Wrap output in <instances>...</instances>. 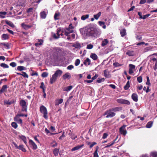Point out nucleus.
I'll list each match as a JSON object with an SVG mask.
<instances>
[{
	"mask_svg": "<svg viewBox=\"0 0 157 157\" xmlns=\"http://www.w3.org/2000/svg\"><path fill=\"white\" fill-rule=\"evenodd\" d=\"M85 34L88 36L97 38L99 37L101 33V30L95 26H89L85 30Z\"/></svg>",
	"mask_w": 157,
	"mask_h": 157,
	"instance_id": "1",
	"label": "nucleus"
},
{
	"mask_svg": "<svg viewBox=\"0 0 157 157\" xmlns=\"http://www.w3.org/2000/svg\"><path fill=\"white\" fill-rule=\"evenodd\" d=\"M63 71L60 70L56 71L54 74H53L50 79V82L51 84L53 83L56 80L58 76H60L62 74Z\"/></svg>",
	"mask_w": 157,
	"mask_h": 157,
	"instance_id": "2",
	"label": "nucleus"
},
{
	"mask_svg": "<svg viewBox=\"0 0 157 157\" xmlns=\"http://www.w3.org/2000/svg\"><path fill=\"white\" fill-rule=\"evenodd\" d=\"M40 112L43 114V117L46 120L48 119V113L47 109L45 107L42 105H41L40 108Z\"/></svg>",
	"mask_w": 157,
	"mask_h": 157,
	"instance_id": "3",
	"label": "nucleus"
},
{
	"mask_svg": "<svg viewBox=\"0 0 157 157\" xmlns=\"http://www.w3.org/2000/svg\"><path fill=\"white\" fill-rule=\"evenodd\" d=\"M20 104L22 107L21 111L26 112L27 111V105L26 102L24 100H22L20 101Z\"/></svg>",
	"mask_w": 157,
	"mask_h": 157,
	"instance_id": "4",
	"label": "nucleus"
},
{
	"mask_svg": "<svg viewBox=\"0 0 157 157\" xmlns=\"http://www.w3.org/2000/svg\"><path fill=\"white\" fill-rule=\"evenodd\" d=\"M13 144L14 145L15 148L17 149L21 150L22 151L24 152L26 151V149L24 147L23 145H20L19 146H18L17 144L14 142H12Z\"/></svg>",
	"mask_w": 157,
	"mask_h": 157,
	"instance_id": "5",
	"label": "nucleus"
},
{
	"mask_svg": "<svg viewBox=\"0 0 157 157\" xmlns=\"http://www.w3.org/2000/svg\"><path fill=\"white\" fill-rule=\"evenodd\" d=\"M126 126V125H124L119 128V131L121 134L124 136L127 133V131L125 130Z\"/></svg>",
	"mask_w": 157,
	"mask_h": 157,
	"instance_id": "6",
	"label": "nucleus"
},
{
	"mask_svg": "<svg viewBox=\"0 0 157 157\" xmlns=\"http://www.w3.org/2000/svg\"><path fill=\"white\" fill-rule=\"evenodd\" d=\"M29 143L33 149L36 150L37 148V145L32 140H29Z\"/></svg>",
	"mask_w": 157,
	"mask_h": 157,
	"instance_id": "7",
	"label": "nucleus"
},
{
	"mask_svg": "<svg viewBox=\"0 0 157 157\" xmlns=\"http://www.w3.org/2000/svg\"><path fill=\"white\" fill-rule=\"evenodd\" d=\"M108 115L106 116V118L113 117L115 115L116 113L111 110V109H109L108 110Z\"/></svg>",
	"mask_w": 157,
	"mask_h": 157,
	"instance_id": "8",
	"label": "nucleus"
},
{
	"mask_svg": "<svg viewBox=\"0 0 157 157\" xmlns=\"http://www.w3.org/2000/svg\"><path fill=\"white\" fill-rule=\"evenodd\" d=\"M132 99L135 102H137L138 100V96L136 93H133L131 96Z\"/></svg>",
	"mask_w": 157,
	"mask_h": 157,
	"instance_id": "9",
	"label": "nucleus"
},
{
	"mask_svg": "<svg viewBox=\"0 0 157 157\" xmlns=\"http://www.w3.org/2000/svg\"><path fill=\"white\" fill-rule=\"evenodd\" d=\"M8 86L6 85H3L1 90H0V94H2V93L5 92H6Z\"/></svg>",
	"mask_w": 157,
	"mask_h": 157,
	"instance_id": "10",
	"label": "nucleus"
},
{
	"mask_svg": "<svg viewBox=\"0 0 157 157\" xmlns=\"http://www.w3.org/2000/svg\"><path fill=\"white\" fill-rule=\"evenodd\" d=\"M21 26L23 28L26 30H28L30 28L32 27V25H27L25 24L24 23H22L21 24Z\"/></svg>",
	"mask_w": 157,
	"mask_h": 157,
	"instance_id": "11",
	"label": "nucleus"
},
{
	"mask_svg": "<svg viewBox=\"0 0 157 157\" xmlns=\"http://www.w3.org/2000/svg\"><path fill=\"white\" fill-rule=\"evenodd\" d=\"M84 146L83 144H82V145H77L74 147H73L72 148V149L71 150V151H74L76 150H77L81 148H82V147H83Z\"/></svg>",
	"mask_w": 157,
	"mask_h": 157,
	"instance_id": "12",
	"label": "nucleus"
},
{
	"mask_svg": "<svg viewBox=\"0 0 157 157\" xmlns=\"http://www.w3.org/2000/svg\"><path fill=\"white\" fill-rule=\"evenodd\" d=\"M111 109L114 112L120 111L122 110V107H113L111 108Z\"/></svg>",
	"mask_w": 157,
	"mask_h": 157,
	"instance_id": "13",
	"label": "nucleus"
},
{
	"mask_svg": "<svg viewBox=\"0 0 157 157\" xmlns=\"http://www.w3.org/2000/svg\"><path fill=\"white\" fill-rule=\"evenodd\" d=\"M120 33L122 37H124L126 35V30L125 29H123L120 30Z\"/></svg>",
	"mask_w": 157,
	"mask_h": 157,
	"instance_id": "14",
	"label": "nucleus"
},
{
	"mask_svg": "<svg viewBox=\"0 0 157 157\" xmlns=\"http://www.w3.org/2000/svg\"><path fill=\"white\" fill-rule=\"evenodd\" d=\"M19 136V138L21 139L23 141L25 144L26 145L27 143L26 141L27 139L26 137L23 135Z\"/></svg>",
	"mask_w": 157,
	"mask_h": 157,
	"instance_id": "15",
	"label": "nucleus"
},
{
	"mask_svg": "<svg viewBox=\"0 0 157 157\" xmlns=\"http://www.w3.org/2000/svg\"><path fill=\"white\" fill-rule=\"evenodd\" d=\"M104 75L106 78H109L111 77L110 75L109 74V72L107 70H105L104 71Z\"/></svg>",
	"mask_w": 157,
	"mask_h": 157,
	"instance_id": "16",
	"label": "nucleus"
},
{
	"mask_svg": "<svg viewBox=\"0 0 157 157\" xmlns=\"http://www.w3.org/2000/svg\"><path fill=\"white\" fill-rule=\"evenodd\" d=\"M2 40H8L9 38V36L7 34H3L2 36Z\"/></svg>",
	"mask_w": 157,
	"mask_h": 157,
	"instance_id": "17",
	"label": "nucleus"
},
{
	"mask_svg": "<svg viewBox=\"0 0 157 157\" xmlns=\"http://www.w3.org/2000/svg\"><path fill=\"white\" fill-rule=\"evenodd\" d=\"M62 77L63 79L65 80L67 78L70 79L71 77V76L69 73H67L64 75Z\"/></svg>",
	"mask_w": 157,
	"mask_h": 157,
	"instance_id": "18",
	"label": "nucleus"
},
{
	"mask_svg": "<svg viewBox=\"0 0 157 157\" xmlns=\"http://www.w3.org/2000/svg\"><path fill=\"white\" fill-rule=\"evenodd\" d=\"M63 101V99H62L56 100V101L55 105L56 106L58 105L59 104L62 103Z\"/></svg>",
	"mask_w": 157,
	"mask_h": 157,
	"instance_id": "19",
	"label": "nucleus"
},
{
	"mask_svg": "<svg viewBox=\"0 0 157 157\" xmlns=\"http://www.w3.org/2000/svg\"><path fill=\"white\" fill-rule=\"evenodd\" d=\"M72 24L71 23L69 25L68 27L66 28V30L67 31V32H70L71 31H74L73 30V29H74V27L73 26H71Z\"/></svg>",
	"mask_w": 157,
	"mask_h": 157,
	"instance_id": "20",
	"label": "nucleus"
},
{
	"mask_svg": "<svg viewBox=\"0 0 157 157\" xmlns=\"http://www.w3.org/2000/svg\"><path fill=\"white\" fill-rule=\"evenodd\" d=\"M73 86H67L63 88V90L64 91H70L72 88Z\"/></svg>",
	"mask_w": 157,
	"mask_h": 157,
	"instance_id": "21",
	"label": "nucleus"
},
{
	"mask_svg": "<svg viewBox=\"0 0 157 157\" xmlns=\"http://www.w3.org/2000/svg\"><path fill=\"white\" fill-rule=\"evenodd\" d=\"M60 13L59 12L56 13L54 16V18L55 20H58L59 19V17L60 16Z\"/></svg>",
	"mask_w": 157,
	"mask_h": 157,
	"instance_id": "22",
	"label": "nucleus"
},
{
	"mask_svg": "<svg viewBox=\"0 0 157 157\" xmlns=\"http://www.w3.org/2000/svg\"><path fill=\"white\" fill-rule=\"evenodd\" d=\"M6 14L7 12H0V17L1 18H5Z\"/></svg>",
	"mask_w": 157,
	"mask_h": 157,
	"instance_id": "23",
	"label": "nucleus"
},
{
	"mask_svg": "<svg viewBox=\"0 0 157 157\" xmlns=\"http://www.w3.org/2000/svg\"><path fill=\"white\" fill-rule=\"evenodd\" d=\"M126 54L129 56H133L134 55L133 51H128L126 52Z\"/></svg>",
	"mask_w": 157,
	"mask_h": 157,
	"instance_id": "24",
	"label": "nucleus"
},
{
	"mask_svg": "<svg viewBox=\"0 0 157 157\" xmlns=\"http://www.w3.org/2000/svg\"><path fill=\"white\" fill-rule=\"evenodd\" d=\"M83 63L85 65H86L87 64L88 65H90L91 63L90 59L88 58H87L86 60H85L83 62Z\"/></svg>",
	"mask_w": 157,
	"mask_h": 157,
	"instance_id": "25",
	"label": "nucleus"
},
{
	"mask_svg": "<svg viewBox=\"0 0 157 157\" xmlns=\"http://www.w3.org/2000/svg\"><path fill=\"white\" fill-rule=\"evenodd\" d=\"M109 43V41L107 39H105L101 43V46L102 47H104L106 45H107Z\"/></svg>",
	"mask_w": 157,
	"mask_h": 157,
	"instance_id": "26",
	"label": "nucleus"
},
{
	"mask_svg": "<svg viewBox=\"0 0 157 157\" xmlns=\"http://www.w3.org/2000/svg\"><path fill=\"white\" fill-rule=\"evenodd\" d=\"M5 22H6V23L10 27H11L12 28L14 27L15 26H14V24L12 22H11L9 21H8L7 20H5Z\"/></svg>",
	"mask_w": 157,
	"mask_h": 157,
	"instance_id": "27",
	"label": "nucleus"
},
{
	"mask_svg": "<svg viewBox=\"0 0 157 157\" xmlns=\"http://www.w3.org/2000/svg\"><path fill=\"white\" fill-rule=\"evenodd\" d=\"M130 87V82L129 81H128L126 83V84L124 86V89L125 90H128Z\"/></svg>",
	"mask_w": 157,
	"mask_h": 157,
	"instance_id": "28",
	"label": "nucleus"
},
{
	"mask_svg": "<svg viewBox=\"0 0 157 157\" xmlns=\"http://www.w3.org/2000/svg\"><path fill=\"white\" fill-rule=\"evenodd\" d=\"M90 57L94 60H96L98 59L97 55L94 53L92 54L90 56Z\"/></svg>",
	"mask_w": 157,
	"mask_h": 157,
	"instance_id": "29",
	"label": "nucleus"
},
{
	"mask_svg": "<svg viewBox=\"0 0 157 157\" xmlns=\"http://www.w3.org/2000/svg\"><path fill=\"white\" fill-rule=\"evenodd\" d=\"M101 12H99L97 14H94V18L96 20H98L99 17L101 16Z\"/></svg>",
	"mask_w": 157,
	"mask_h": 157,
	"instance_id": "30",
	"label": "nucleus"
},
{
	"mask_svg": "<svg viewBox=\"0 0 157 157\" xmlns=\"http://www.w3.org/2000/svg\"><path fill=\"white\" fill-rule=\"evenodd\" d=\"M40 17L43 19L45 18L46 17V14L45 11L41 12L40 13Z\"/></svg>",
	"mask_w": 157,
	"mask_h": 157,
	"instance_id": "31",
	"label": "nucleus"
},
{
	"mask_svg": "<svg viewBox=\"0 0 157 157\" xmlns=\"http://www.w3.org/2000/svg\"><path fill=\"white\" fill-rule=\"evenodd\" d=\"M98 22L99 25L100 26H102V25H103L102 28L103 29H105L106 28V26L105 25V23L104 22L100 21H99Z\"/></svg>",
	"mask_w": 157,
	"mask_h": 157,
	"instance_id": "32",
	"label": "nucleus"
},
{
	"mask_svg": "<svg viewBox=\"0 0 157 157\" xmlns=\"http://www.w3.org/2000/svg\"><path fill=\"white\" fill-rule=\"evenodd\" d=\"M73 46L76 48H80L81 47V44L78 42H76Z\"/></svg>",
	"mask_w": 157,
	"mask_h": 157,
	"instance_id": "33",
	"label": "nucleus"
},
{
	"mask_svg": "<svg viewBox=\"0 0 157 157\" xmlns=\"http://www.w3.org/2000/svg\"><path fill=\"white\" fill-rule=\"evenodd\" d=\"M17 69L19 71H22L25 70V67L23 66H18L17 67Z\"/></svg>",
	"mask_w": 157,
	"mask_h": 157,
	"instance_id": "34",
	"label": "nucleus"
},
{
	"mask_svg": "<svg viewBox=\"0 0 157 157\" xmlns=\"http://www.w3.org/2000/svg\"><path fill=\"white\" fill-rule=\"evenodd\" d=\"M59 149L58 148H55L53 150V153L54 155L56 156L58 155Z\"/></svg>",
	"mask_w": 157,
	"mask_h": 157,
	"instance_id": "35",
	"label": "nucleus"
},
{
	"mask_svg": "<svg viewBox=\"0 0 157 157\" xmlns=\"http://www.w3.org/2000/svg\"><path fill=\"white\" fill-rule=\"evenodd\" d=\"M39 42H40L39 43H36L35 44V45L36 46H37L38 45H42L43 42V40L42 39L39 40Z\"/></svg>",
	"mask_w": 157,
	"mask_h": 157,
	"instance_id": "36",
	"label": "nucleus"
},
{
	"mask_svg": "<svg viewBox=\"0 0 157 157\" xmlns=\"http://www.w3.org/2000/svg\"><path fill=\"white\" fill-rule=\"evenodd\" d=\"M89 15V14H86L83 15L81 17V19L82 20H85L86 19L88 18Z\"/></svg>",
	"mask_w": 157,
	"mask_h": 157,
	"instance_id": "37",
	"label": "nucleus"
},
{
	"mask_svg": "<svg viewBox=\"0 0 157 157\" xmlns=\"http://www.w3.org/2000/svg\"><path fill=\"white\" fill-rule=\"evenodd\" d=\"M153 123L152 121L148 122L146 125V127L148 128H150L152 126Z\"/></svg>",
	"mask_w": 157,
	"mask_h": 157,
	"instance_id": "38",
	"label": "nucleus"
},
{
	"mask_svg": "<svg viewBox=\"0 0 157 157\" xmlns=\"http://www.w3.org/2000/svg\"><path fill=\"white\" fill-rule=\"evenodd\" d=\"M0 66L4 68H8L9 67V66L7 64L4 63H2L0 64Z\"/></svg>",
	"mask_w": 157,
	"mask_h": 157,
	"instance_id": "39",
	"label": "nucleus"
},
{
	"mask_svg": "<svg viewBox=\"0 0 157 157\" xmlns=\"http://www.w3.org/2000/svg\"><path fill=\"white\" fill-rule=\"evenodd\" d=\"M11 125L15 129H16L18 126V125L15 122H12L11 123Z\"/></svg>",
	"mask_w": 157,
	"mask_h": 157,
	"instance_id": "40",
	"label": "nucleus"
},
{
	"mask_svg": "<svg viewBox=\"0 0 157 157\" xmlns=\"http://www.w3.org/2000/svg\"><path fill=\"white\" fill-rule=\"evenodd\" d=\"M105 81V78H98L97 80V82L98 83H100L102 82H103Z\"/></svg>",
	"mask_w": 157,
	"mask_h": 157,
	"instance_id": "41",
	"label": "nucleus"
},
{
	"mask_svg": "<svg viewBox=\"0 0 157 157\" xmlns=\"http://www.w3.org/2000/svg\"><path fill=\"white\" fill-rule=\"evenodd\" d=\"M19 117H20V116L19 114L16 115L15 117H14V120L15 121H18L20 119Z\"/></svg>",
	"mask_w": 157,
	"mask_h": 157,
	"instance_id": "42",
	"label": "nucleus"
},
{
	"mask_svg": "<svg viewBox=\"0 0 157 157\" xmlns=\"http://www.w3.org/2000/svg\"><path fill=\"white\" fill-rule=\"evenodd\" d=\"M71 137L72 140H75L77 138V136L75 135L73 133H71L70 135Z\"/></svg>",
	"mask_w": 157,
	"mask_h": 157,
	"instance_id": "43",
	"label": "nucleus"
},
{
	"mask_svg": "<svg viewBox=\"0 0 157 157\" xmlns=\"http://www.w3.org/2000/svg\"><path fill=\"white\" fill-rule=\"evenodd\" d=\"M150 155L152 157H157V152H152L150 153Z\"/></svg>",
	"mask_w": 157,
	"mask_h": 157,
	"instance_id": "44",
	"label": "nucleus"
},
{
	"mask_svg": "<svg viewBox=\"0 0 157 157\" xmlns=\"http://www.w3.org/2000/svg\"><path fill=\"white\" fill-rule=\"evenodd\" d=\"M21 75L24 77V78H29L28 75L26 74V73L24 71H22Z\"/></svg>",
	"mask_w": 157,
	"mask_h": 157,
	"instance_id": "45",
	"label": "nucleus"
},
{
	"mask_svg": "<svg viewBox=\"0 0 157 157\" xmlns=\"http://www.w3.org/2000/svg\"><path fill=\"white\" fill-rule=\"evenodd\" d=\"M130 102L128 100L125 99H123V104L129 105H130Z\"/></svg>",
	"mask_w": 157,
	"mask_h": 157,
	"instance_id": "46",
	"label": "nucleus"
},
{
	"mask_svg": "<svg viewBox=\"0 0 157 157\" xmlns=\"http://www.w3.org/2000/svg\"><path fill=\"white\" fill-rule=\"evenodd\" d=\"M122 65V64H120L117 62H115L113 63V66L115 67L121 66Z\"/></svg>",
	"mask_w": 157,
	"mask_h": 157,
	"instance_id": "47",
	"label": "nucleus"
},
{
	"mask_svg": "<svg viewBox=\"0 0 157 157\" xmlns=\"http://www.w3.org/2000/svg\"><path fill=\"white\" fill-rule=\"evenodd\" d=\"M137 79L138 82L139 83H141L142 81V77L141 76L137 77Z\"/></svg>",
	"mask_w": 157,
	"mask_h": 157,
	"instance_id": "48",
	"label": "nucleus"
},
{
	"mask_svg": "<svg viewBox=\"0 0 157 157\" xmlns=\"http://www.w3.org/2000/svg\"><path fill=\"white\" fill-rule=\"evenodd\" d=\"M80 60L79 59H77L76 60L75 62V65L76 66H78L80 63Z\"/></svg>",
	"mask_w": 157,
	"mask_h": 157,
	"instance_id": "49",
	"label": "nucleus"
},
{
	"mask_svg": "<svg viewBox=\"0 0 157 157\" xmlns=\"http://www.w3.org/2000/svg\"><path fill=\"white\" fill-rule=\"evenodd\" d=\"M48 74L47 72H43L42 75L41 76L43 78H45L48 76Z\"/></svg>",
	"mask_w": 157,
	"mask_h": 157,
	"instance_id": "50",
	"label": "nucleus"
},
{
	"mask_svg": "<svg viewBox=\"0 0 157 157\" xmlns=\"http://www.w3.org/2000/svg\"><path fill=\"white\" fill-rule=\"evenodd\" d=\"M147 78V82H146V84L150 86L151 85V83L150 82V80L148 76H147L146 77Z\"/></svg>",
	"mask_w": 157,
	"mask_h": 157,
	"instance_id": "51",
	"label": "nucleus"
},
{
	"mask_svg": "<svg viewBox=\"0 0 157 157\" xmlns=\"http://www.w3.org/2000/svg\"><path fill=\"white\" fill-rule=\"evenodd\" d=\"M64 31H65V33H64V34L66 36H69V34L71 33H72L74 32V31H71L70 32H67V31H66L65 29V30H64Z\"/></svg>",
	"mask_w": 157,
	"mask_h": 157,
	"instance_id": "52",
	"label": "nucleus"
},
{
	"mask_svg": "<svg viewBox=\"0 0 157 157\" xmlns=\"http://www.w3.org/2000/svg\"><path fill=\"white\" fill-rule=\"evenodd\" d=\"M10 66H11V67H15L16 66L17 64L16 63H15L14 62H12L10 64Z\"/></svg>",
	"mask_w": 157,
	"mask_h": 157,
	"instance_id": "53",
	"label": "nucleus"
},
{
	"mask_svg": "<svg viewBox=\"0 0 157 157\" xmlns=\"http://www.w3.org/2000/svg\"><path fill=\"white\" fill-rule=\"evenodd\" d=\"M151 48L150 47H148L144 49V52H148L149 51L151 50Z\"/></svg>",
	"mask_w": 157,
	"mask_h": 157,
	"instance_id": "54",
	"label": "nucleus"
},
{
	"mask_svg": "<svg viewBox=\"0 0 157 157\" xmlns=\"http://www.w3.org/2000/svg\"><path fill=\"white\" fill-rule=\"evenodd\" d=\"M73 96L72 95L70 96L69 98L67 99V101H66L65 105H66L67 103H68L69 101L73 98Z\"/></svg>",
	"mask_w": 157,
	"mask_h": 157,
	"instance_id": "55",
	"label": "nucleus"
},
{
	"mask_svg": "<svg viewBox=\"0 0 157 157\" xmlns=\"http://www.w3.org/2000/svg\"><path fill=\"white\" fill-rule=\"evenodd\" d=\"M129 69H134L135 68V65L132 64H129Z\"/></svg>",
	"mask_w": 157,
	"mask_h": 157,
	"instance_id": "56",
	"label": "nucleus"
},
{
	"mask_svg": "<svg viewBox=\"0 0 157 157\" xmlns=\"http://www.w3.org/2000/svg\"><path fill=\"white\" fill-rule=\"evenodd\" d=\"M40 88L42 89L43 88H46V87H45L44 82H42L41 83L40 86Z\"/></svg>",
	"mask_w": 157,
	"mask_h": 157,
	"instance_id": "57",
	"label": "nucleus"
},
{
	"mask_svg": "<svg viewBox=\"0 0 157 157\" xmlns=\"http://www.w3.org/2000/svg\"><path fill=\"white\" fill-rule=\"evenodd\" d=\"M123 99H121V98L117 99V101L118 103H119L123 104Z\"/></svg>",
	"mask_w": 157,
	"mask_h": 157,
	"instance_id": "58",
	"label": "nucleus"
},
{
	"mask_svg": "<svg viewBox=\"0 0 157 157\" xmlns=\"http://www.w3.org/2000/svg\"><path fill=\"white\" fill-rule=\"evenodd\" d=\"M93 45L91 44H89L87 45L86 48L88 49H90L93 48Z\"/></svg>",
	"mask_w": 157,
	"mask_h": 157,
	"instance_id": "59",
	"label": "nucleus"
},
{
	"mask_svg": "<svg viewBox=\"0 0 157 157\" xmlns=\"http://www.w3.org/2000/svg\"><path fill=\"white\" fill-rule=\"evenodd\" d=\"M136 39L138 40H141L142 39V37L141 36L137 35L136 37Z\"/></svg>",
	"mask_w": 157,
	"mask_h": 157,
	"instance_id": "60",
	"label": "nucleus"
},
{
	"mask_svg": "<svg viewBox=\"0 0 157 157\" xmlns=\"http://www.w3.org/2000/svg\"><path fill=\"white\" fill-rule=\"evenodd\" d=\"M61 31V30L60 29H57V36H59H59L60 35V33Z\"/></svg>",
	"mask_w": 157,
	"mask_h": 157,
	"instance_id": "61",
	"label": "nucleus"
},
{
	"mask_svg": "<svg viewBox=\"0 0 157 157\" xmlns=\"http://www.w3.org/2000/svg\"><path fill=\"white\" fill-rule=\"evenodd\" d=\"M108 134L106 133H105L103 134L102 138L103 139H105L107 137Z\"/></svg>",
	"mask_w": 157,
	"mask_h": 157,
	"instance_id": "62",
	"label": "nucleus"
},
{
	"mask_svg": "<svg viewBox=\"0 0 157 157\" xmlns=\"http://www.w3.org/2000/svg\"><path fill=\"white\" fill-rule=\"evenodd\" d=\"M10 43H6V46H5V48L7 49H9L10 48Z\"/></svg>",
	"mask_w": 157,
	"mask_h": 157,
	"instance_id": "63",
	"label": "nucleus"
},
{
	"mask_svg": "<svg viewBox=\"0 0 157 157\" xmlns=\"http://www.w3.org/2000/svg\"><path fill=\"white\" fill-rule=\"evenodd\" d=\"M74 68V66L72 65H70L68 66L67 68V69L69 70H71L72 69H73Z\"/></svg>",
	"mask_w": 157,
	"mask_h": 157,
	"instance_id": "64",
	"label": "nucleus"
}]
</instances>
